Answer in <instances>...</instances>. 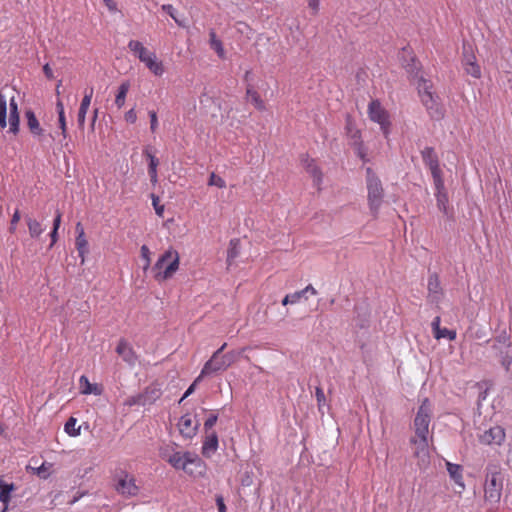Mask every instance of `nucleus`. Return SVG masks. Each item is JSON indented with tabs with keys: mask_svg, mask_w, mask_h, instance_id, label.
I'll list each match as a JSON object with an SVG mask.
<instances>
[{
	"mask_svg": "<svg viewBox=\"0 0 512 512\" xmlns=\"http://www.w3.org/2000/svg\"><path fill=\"white\" fill-rule=\"evenodd\" d=\"M61 223V213L58 211L53 223V229L58 230Z\"/></svg>",
	"mask_w": 512,
	"mask_h": 512,
	"instance_id": "53",
	"label": "nucleus"
},
{
	"mask_svg": "<svg viewBox=\"0 0 512 512\" xmlns=\"http://www.w3.org/2000/svg\"><path fill=\"white\" fill-rule=\"evenodd\" d=\"M152 204H153L156 214L159 217H162L164 214V205L159 204V197L152 195Z\"/></svg>",
	"mask_w": 512,
	"mask_h": 512,
	"instance_id": "40",
	"label": "nucleus"
},
{
	"mask_svg": "<svg viewBox=\"0 0 512 512\" xmlns=\"http://www.w3.org/2000/svg\"><path fill=\"white\" fill-rule=\"evenodd\" d=\"M239 354H240V352L236 353V352L232 351V352H229V353L223 355L225 361L228 363V366H231L236 361V358Z\"/></svg>",
	"mask_w": 512,
	"mask_h": 512,
	"instance_id": "44",
	"label": "nucleus"
},
{
	"mask_svg": "<svg viewBox=\"0 0 512 512\" xmlns=\"http://www.w3.org/2000/svg\"><path fill=\"white\" fill-rule=\"evenodd\" d=\"M124 118L127 122L129 123H135L136 120H137V114H136V111L132 108L130 110H128L125 115H124Z\"/></svg>",
	"mask_w": 512,
	"mask_h": 512,
	"instance_id": "43",
	"label": "nucleus"
},
{
	"mask_svg": "<svg viewBox=\"0 0 512 512\" xmlns=\"http://www.w3.org/2000/svg\"><path fill=\"white\" fill-rule=\"evenodd\" d=\"M308 294L312 296L317 295V290L312 285H308L300 291L291 293L293 304L299 303L302 299H307Z\"/></svg>",
	"mask_w": 512,
	"mask_h": 512,
	"instance_id": "29",
	"label": "nucleus"
},
{
	"mask_svg": "<svg viewBox=\"0 0 512 512\" xmlns=\"http://www.w3.org/2000/svg\"><path fill=\"white\" fill-rule=\"evenodd\" d=\"M149 114V117H150V129L152 132H155L158 128V118H157V114L154 110H150L148 112Z\"/></svg>",
	"mask_w": 512,
	"mask_h": 512,
	"instance_id": "41",
	"label": "nucleus"
},
{
	"mask_svg": "<svg viewBox=\"0 0 512 512\" xmlns=\"http://www.w3.org/2000/svg\"><path fill=\"white\" fill-rule=\"evenodd\" d=\"M56 109H57L58 115L65 114L64 105H63L62 101L59 99L56 102Z\"/></svg>",
	"mask_w": 512,
	"mask_h": 512,
	"instance_id": "54",
	"label": "nucleus"
},
{
	"mask_svg": "<svg viewBox=\"0 0 512 512\" xmlns=\"http://www.w3.org/2000/svg\"><path fill=\"white\" fill-rule=\"evenodd\" d=\"M81 427L77 426V419L70 417L64 425V431L71 437H77L81 433Z\"/></svg>",
	"mask_w": 512,
	"mask_h": 512,
	"instance_id": "34",
	"label": "nucleus"
},
{
	"mask_svg": "<svg viewBox=\"0 0 512 512\" xmlns=\"http://www.w3.org/2000/svg\"><path fill=\"white\" fill-rule=\"evenodd\" d=\"M79 389L80 393L83 395H101L103 392V388L101 385L96 383H90L86 376H81L79 378Z\"/></svg>",
	"mask_w": 512,
	"mask_h": 512,
	"instance_id": "17",
	"label": "nucleus"
},
{
	"mask_svg": "<svg viewBox=\"0 0 512 512\" xmlns=\"http://www.w3.org/2000/svg\"><path fill=\"white\" fill-rule=\"evenodd\" d=\"M161 9L166 12L180 27H186V19L178 13V11L171 4H164Z\"/></svg>",
	"mask_w": 512,
	"mask_h": 512,
	"instance_id": "25",
	"label": "nucleus"
},
{
	"mask_svg": "<svg viewBox=\"0 0 512 512\" xmlns=\"http://www.w3.org/2000/svg\"><path fill=\"white\" fill-rule=\"evenodd\" d=\"M209 45L210 48L214 50L220 58H225V50L222 41L217 37L214 30L209 32Z\"/></svg>",
	"mask_w": 512,
	"mask_h": 512,
	"instance_id": "24",
	"label": "nucleus"
},
{
	"mask_svg": "<svg viewBox=\"0 0 512 512\" xmlns=\"http://www.w3.org/2000/svg\"><path fill=\"white\" fill-rule=\"evenodd\" d=\"M240 253V242L238 239H232L229 243L227 252V262L229 265L238 257Z\"/></svg>",
	"mask_w": 512,
	"mask_h": 512,
	"instance_id": "32",
	"label": "nucleus"
},
{
	"mask_svg": "<svg viewBox=\"0 0 512 512\" xmlns=\"http://www.w3.org/2000/svg\"><path fill=\"white\" fill-rule=\"evenodd\" d=\"M447 471L451 479L457 484L461 489H464L465 485L462 477V467L457 464H453L450 462H446Z\"/></svg>",
	"mask_w": 512,
	"mask_h": 512,
	"instance_id": "21",
	"label": "nucleus"
},
{
	"mask_svg": "<svg viewBox=\"0 0 512 512\" xmlns=\"http://www.w3.org/2000/svg\"><path fill=\"white\" fill-rule=\"evenodd\" d=\"M225 347H226V343H224L216 352H214V354L220 355L221 352L225 349Z\"/></svg>",
	"mask_w": 512,
	"mask_h": 512,
	"instance_id": "59",
	"label": "nucleus"
},
{
	"mask_svg": "<svg viewBox=\"0 0 512 512\" xmlns=\"http://www.w3.org/2000/svg\"><path fill=\"white\" fill-rule=\"evenodd\" d=\"M347 134L354 140H358L360 137L359 130L354 127L353 123L348 119L346 125Z\"/></svg>",
	"mask_w": 512,
	"mask_h": 512,
	"instance_id": "39",
	"label": "nucleus"
},
{
	"mask_svg": "<svg viewBox=\"0 0 512 512\" xmlns=\"http://www.w3.org/2000/svg\"><path fill=\"white\" fill-rule=\"evenodd\" d=\"M76 232H77V237H81V238L86 237L84 228L81 226L80 223H77V225H76Z\"/></svg>",
	"mask_w": 512,
	"mask_h": 512,
	"instance_id": "55",
	"label": "nucleus"
},
{
	"mask_svg": "<svg viewBox=\"0 0 512 512\" xmlns=\"http://www.w3.org/2000/svg\"><path fill=\"white\" fill-rule=\"evenodd\" d=\"M4 432V428L2 426V424L0 423V434H2Z\"/></svg>",
	"mask_w": 512,
	"mask_h": 512,
	"instance_id": "61",
	"label": "nucleus"
},
{
	"mask_svg": "<svg viewBox=\"0 0 512 512\" xmlns=\"http://www.w3.org/2000/svg\"><path fill=\"white\" fill-rule=\"evenodd\" d=\"M282 304H283L284 306H286V305H288V304H293V300H292V296H291V294H288V295H286V296L283 298V300H282Z\"/></svg>",
	"mask_w": 512,
	"mask_h": 512,
	"instance_id": "57",
	"label": "nucleus"
},
{
	"mask_svg": "<svg viewBox=\"0 0 512 512\" xmlns=\"http://www.w3.org/2000/svg\"><path fill=\"white\" fill-rule=\"evenodd\" d=\"M247 98L258 110H265V103L261 99L260 95L252 88H247Z\"/></svg>",
	"mask_w": 512,
	"mask_h": 512,
	"instance_id": "31",
	"label": "nucleus"
},
{
	"mask_svg": "<svg viewBox=\"0 0 512 512\" xmlns=\"http://www.w3.org/2000/svg\"><path fill=\"white\" fill-rule=\"evenodd\" d=\"M150 162H149V175L152 183L157 182V166H158V159L151 155L150 153L147 154Z\"/></svg>",
	"mask_w": 512,
	"mask_h": 512,
	"instance_id": "35",
	"label": "nucleus"
},
{
	"mask_svg": "<svg viewBox=\"0 0 512 512\" xmlns=\"http://www.w3.org/2000/svg\"><path fill=\"white\" fill-rule=\"evenodd\" d=\"M478 439L484 445H501L505 440V431L500 426H494L479 434Z\"/></svg>",
	"mask_w": 512,
	"mask_h": 512,
	"instance_id": "11",
	"label": "nucleus"
},
{
	"mask_svg": "<svg viewBox=\"0 0 512 512\" xmlns=\"http://www.w3.org/2000/svg\"><path fill=\"white\" fill-rule=\"evenodd\" d=\"M218 449V437L215 432L208 433L202 446V455L206 458L212 457Z\"/></svg>",
	"mask_w": 512,
	"mask_h": 512,
	"instance_id": "16",
	"label": "nucleus"
},
{
	"mask_svg": "<svg viewBox=\"0 0 512 512\" xmlns=\"http://www.w3.org/2000/svg\"><path fill=\"white\" fill-rule=\"evenodd\" d=\"M216 421H217V416H216V415H210V416L206 419V421H205V423H204V427H205V429H206V430L211 429V428L215 425Z\"/></svg>",
	"mask_w": 512,
	"mask_h": 512,
	"instance_id": "47",
	"label": "nucleus"
},
{
	"mask_svg": "<svg viewBox=\"0 0 512 512\" xmlns=\"http://www.w3.org/2000/svg\"><path fill=\"white\" fill-rule=\"evenodd\" d=\"M368 200L371 210L376 213L382 200L383 189L378 177L367 169Z\"/></svg>",
	"mask_w": 512,
	"mask_h": 512,
	"instance_id": "9",
	"label": "nucleus"
},
{
	"mask_svg": "<svg viewBox=\"0 0 512 512\" xmlns=\"http://www.w3.org/2000/svg\"><path fill=\"white\" fill-rule=\"evenodd\" d=\"M75 245H76V249L78 251V255L81 259V264H84L86 261V256L89 253L88 240L86 239V237H84V238L76 237Z\"/></svg>",
	"mask_w": 512,
	"mask_h": 512,
	"instance_id": "28",
	"label": "nucleus"
},
{
	"mask_svg": "<svg viewBox=\"0 0 512 512\" xmlns=\"http://www.w3.org/2000/svg\"><path fill=\"white\" fill-rule=\"evenodd\" d=\"M129 89H130V83L128 81H125L120 84V86L118 88V93L115 97V105L117 106L118 109H121L124 106L126 96H127Z\"/></svg>",
	"mask_w": 512,
	"mask_h": 512,
	"instance_id": "27",
	"label": "nucleus"
},
{
	"mask_svg": "<svg viewBox=\"0 0 512 512\" xmlns=\"http://www.w3.org/2000/svg\"><path fill=\"white\" fill-rule=\"evenodd\" d=\"M432 329H433V334H435L436 332H438V330L441 329L440 327V318L439 317H436L433 322H432Z\"/></svg>",
	"mask_w": 512,
	"mask_h": 512,
	"instance_id": "52",
	"label": "nucleus"
},
{
	"mask_svg": "<svg viewBox=\"0 0 512 512\" xmlns=\"http://www.w3.org/2000/svg\"><path fill=\"white\" fill-rule=\"evenodd\" d=\"M315 394H316L318 404H319V406H321L325 402L324 391L321 388H317Z\"/></svg>",
	"mask_w": 512,
	"mask_h": 512,
	"instance_id": "51",
	"label": "nucleus"
},
{
	"mask_svg": "<svg viewBox=\"0 0 512 512\" xmlns=\"http://www.w3.org/2000/svg\"><path fill=\"white\" fill-rule=\"evenodd\" d=\"M463 65L467 74L474 78H480L481 69L475 61V56L466 47H464Z\"/></svg>",
	"mask_w": 512,
	"mask_h": 512,
	"instance_id": "15",
	"label": "nucleus"
},
{
	"mask_svg": "<svg viewBox=\"0 0 512 512\" xmlns=\"http://www.w3.org/2000/svg\"><path fill=\"white\" fill-rule=\"evenodd\" d=\"M117 491L123 495L134 496L138 493L135 478L128 473H121L117 482Z\"/></svg>",
	"mask_w": 512,
	"mask_h": 512,
	"instance_id": "13",
	"label": "nucleus"
},
{
	"mask_svg": "<svg viewBox=\"0 0 512 512\" xmlns=\"http://www.w3.org/2000/svg\"><path fill=\"white\" fill-rule=\"evenodd\" d=\"M201 378H202V377H200V375H199V376L195 379V381L190 385V387H189V388L186 390V392L184 393V395H183V397H182L181 401H182L184 398L188 397L190 394H192V393H193V391H194V389H195V387H196L197 383L201 380Z\"/></svg>",
	"mask_w": 512,
	"mask_h": 512,
	"instance_id": "46",
	"label": "nucleus"
},
{
	"mask_svg": "<svg viewBox=\"0 0 512 512\" xmlns=\"http://www.w3.org/2000/svg\"><path fill=\"white\" fill-rule=\"evenodd\" d=\"M128 48L154 76L161 77L165 73L163 61L158 58L154 51L145 47L143 43L138 40H130Z\"/></svg>",
	"mask_w": 512,
	"mask_h": 512,
	"instance_id": "5",
	"label": "nucleus"
},
{
	"mask_svg": "<svg viewBox=\"0 0 512 512\" xmlns=\"http://www.w3.org/2000/svg\"><path fill=\"white\" fill-rule=\"evenodd\" d=\"M43 70H44L45 75H46L48 78H53V70H52V68L49 66V64H46V65L43 67Z\"/></svg>",
	"mask_w": 512,
	"mask_h": 512,
	"instance_id": "56",
	"label": "nucleus"
},
{
	"mask_svg": "<svg viewBox=\"0 0 512 512\" xmlns=\"http://www.w3.org/2000/svg\"><path fill=\"white\" fill-rule=\"evenodd\" d=\"M307 4L314 14L318 12L320 0H307Z\"/></svg>",
	"mask_w": 512,
	"mask_h": 512,
	"instance_id": "48",
	"label": "nucleus"
},
{
	"mask_svg": "<svg viewBox=\"0 0 512 512\" xmlns=\"http://www.w3.org/2000/svg\"><path fill=\"white\" fill-rule=\"evenodd\" d=\"M27 469L31 470L34 474H36L40 478L47 479L51 474L52 464L44 462L39 467L35 468V467L28 466Z\"/></svg>",
	"mask_w": 512,
	"mask_h": 512,
	"instance_id": "33",
	"label": "nucleus"
},
{
	"mask_svg": "<svg viewBox=\"0 0 512 512\" xmlns=\"http://www.w3.org/2000/svg\"><path fill=\"white\" fill-rule=\"evenodd\" d=\"M503 474L501 468L495 464H489L486 468L484 484V498L491 506L499 503L503 489Z\"/></svg>",
	"mask_w": 512,
	"mask_h": 512,
	"instance_id": "6",
	"label": "nucleus"
},
{
	"mask_svg": "<svg viewBox=\"0 0 512 512\" xmlns=\"http://www.w3.org/2000/svg\"><path fill=\"white\" fill-rule=\"evenodd\" d=\"M180 255L176 249L169 247L157 260L153 270L157 281H166L178 271Z\"/></svg>",
	"mask_w": 512,
	"mask_h": 512,
	"instance_id": "7",
	"label": "nucleus"
},
{
	"mask_svg": "<svg viewBox=\"0 0 512 512\" xmlns=\"http://www.w3.org/2000/svg\"><path fill=\"white\" fill-rule=\"evenodd\" d=\"M26 120H27V126L30 130V132L35 136L40 138L43 136V129L40 126L39 121L37 120L35 114L33 111L28 110L25 113Z\"/></svg>",
	"mask_w": 512,
	"mask_h": 512,
	"instance_id": "19",
	"label": "nucleus"
},
{
	"mask_svg": "<svg viewBox=\"0 0 512 512\" xmlns=\"http://www.w3.org/2000/svg\"><path fill=\"white\" fill-rule=\"evenodd\" d=\"M428 292L432 301H438L441 295L440 282L438 277L432 275L428 279Z\"/></svg>",
	"mask_w": 512,
	"mask_h": 512,
	"instance_id": "23",
	"label": "nucleus"
},
{
	"mask_svg": "<svg viewBox=\"0 0 512 512\" xmlns=\"http://www.w3.org/2000/svg\"><path fill=\"white\" fill-rule=\"evenodd\" d=\"M432 414V406L428 399H424L419 406L413 422L414 435L410 442L413 453L421 465L429 463L430 453L429 444L432 439L430 433V421Z\"/></svg>",
	"mask_w": 512,
	"mask_h": 512,
	"instance_id": "1",
	"label": "nucleus"
},
{
	"mask_svg": "<svg viewBox=\"0 0 512 512\" xmlns=\"http://www.w3.org/2000/svg\"><path fill=\"white\" fill-rule=\"evenodd\" d=\"M368 114L369 118L373 122L379 124L381 131L383 132L385 138H387L390 134L391 126L388 112L381 106L378 101L375 100L369 104Z\"/></svg>",
	"mask_w": 512,
	"mask_h": 512,
	"instance_id": "10",
	"label": "nucleus"
},
{
	"mask_svg": "<svg viewBox=\"0 0 512 512\" xmlns=\"http://www.w3.org/2000/svg\"><path fill=\"white\" fill-rule=\"evenodd\" d=\"M216 503H217V507H218V511L219 512H226V506H225V503H224V499L221 495H217L216 496Z\"/></svg>",
	"mask_w": 512,
	"mask_h": 512,
	"instance_id": "49",
	"label": "nucleus"
},
{
	"mask_svg": "<svg viewBox=\"0 0 512 512\" xmlns=\"http://www.w3.org/2000/svg\"><path fill=\"white\" fill-rule=\"evenodd\" d=\"M57 235H58V230H55L53 229L50 236H51V246L57 241Z\"/></svg>",
	"mask_w": 512,
	"mask_h": 512,
	"instance_id": "58",
	"label": "nucleus"
},
{
	"mask_svg": "<svg viewBox=\"0 0 512 512\" xmlns=\"http://www.w3.org/2000/svg\"><path fill=\"white\" fill-rule=\"evenodd\" d=\"M418 91L423 105L433 119H441L444 116V108L438 97L432 91V84L421 79L418 84Z\"/></svg>",
	"mask_w": 512,
	"mask_h": 512,
	"instance_id": "8",
	"label": "nucleus"
},
{
	"mask_svg": "<svg viewBox=\"0 0 512 512\" xmlns=\"http://www.w3.org/2000/svg\"><path fill=\"white\" fill-rule=\"evenodd\" d=\"M303 165L306 171L313 177L315 184L319 185L321 183L322 176L314 160L306 158L303 160Z\"/></svg>",
	"mask_w": 512,
	"mask_h": 512,
	"instance_id": "26",
	"label": "nucleus"
},
{
	"mask_svg": "<svg viewBox=\"0 0 512 512\" xmlns=\"http://www.w3.org/2000/svg\"><path fill=\"white\" fill-rule=\"evenodd\" d=\"M0 127H8V132L14 135L19 132V113L13 89L0 92Z\"/></svg>",
	"mask_w": 512,
	"mask_h": 512,
	"instance_id": "3",
	"label": "nucleus"
},
{
	"mask_svg": "<svg viewBox=\"0 0 512 512\" xmlns=\"http://www.w3.org/2000/svg\"><path fill=\"white\" fill-rule=\"evenodd\" d=\"M208 185L209 186H216L218 188H225L226 187V182L220 176L216 175L215 173H211L209 181H208Z\"/></svg>",
	"mask_w": 512,
	"mask_h": 512,
	"instance_id": "37",
	"label": "nucleus"
},
{
	"mask_svg": "<svg viewBox=\"0 0 512 512\" xmlns=\"http://www.w3.org/2000/svg\"><path fill=\"white\" fill-rule=\"evenodd\" d=\"M199 427V421L191 414L183 415L178 421V429L180 434L188 439L193 438Z\"/></svg>",
	"mask_w": 512,
	"mask_h": 512,
	"instance_id": "12",
	"label": "nucleus"
},
{
	"mask_svg": "<svg viewBox=\"0 0 512 512\" xmlns=\"http://www.w3.org/2000/svg\"><path fill=\"white\" fill-rule=\"evenodd\" d=\"M160 455L173 468L183 470L190 476L198 477L205 473V463L195 453L181 452L172 446H166L160 450Z\"/></svg>",
	"mask_w": 512,
	"mask_h": 512,
	"instance_id": "2",
	"label": "nucleus"
},
{
	"mask_svg": "<svg viewBox=\"0 0 512 512\" xmlns=\"http://www.w3.org/2000/svg\"><path fill=\"white\" fill-rule=\"evenodd\" d=\"M20 220V213L18 210H16L12 216L11 219V225H10V231L14 232L16 230V225Z\"/></svg>",
	"mask_w": 512,
	"mask_h": 512,
	"instance_id": "45",
	"label": "nucleus"
},
{
	"mask_svg": "<svg viewBox=\"0 0 512 512\" xmlns=\"http://www.w3.org/2000/svg\"><path fill=\"white\" fill-rule=\"evenodd\" d=\"M59 127L61 129V134L65 138L67 136V126H66V118L65 114L58 115Z\"/></svg>",
	"mask_w": 512,
	"mask_h": 512,
	"instance_id": "42",
	"label": "nucleus"
},
{
	"mask_svg": "<svg viewBox=\"0 0 512 512\" xmlns=\"http://www.w3.org/2000/svg\"><path fill=\"white\" fill-rule=\"evenodd\" d=\"M228 363L225 361L223 355L213 354L212 357L205 363L200 377L215 373L218 371H224L228 368Z\"/></svg>",
	"mask_w": 512,
	"mask_h": 512,
	"instance_id": "14",
	"label": "nucleus"
},
{
	"mask_svg": "<svg viewBox=\"0 0 512 512\" xmlns=\"http://www.w3.org/2000/svg\"><path fill=\"white\" fill-rule=\"evenodd\" d=\"M423 159L427 166L429 167L431 174L433 176L434 185L436 188V199L438 208L446 215L449 214V201L448 195L445 190L444 181L441 175V170L439 168L438 162L433 155V150L430 148H426L423 152Z\"/></svg>",
	"mask_w": 512,
	"mask_h": 512,
	"instance_id": "4",
	"label": "nucleus"
},
{
	"mask_svg": "<svg viewBox=\"0 0 512 512\" xmlns=\"http://www.w3.org/2000/svg\"><path fill=\"white\" fill-rule=\"evenodd\" d=\"M103 2L110 12L114 13L117 11V4L114 0H103Z\"/></svg>",
	"mask_w": 512,
	"mask_h": 512,
	"instance_id": "50",
	"label": "nucleus"
},
{
	"mask_svg": "<svg viewBox=\"0 0 512 512\" xmlns=\"http://www.w3.org/2000/svg\"><path fill=\"white\" fill-rule=\"evenodd\" d=\"M26 222H27L29 234L31 237L37 238L43 233L44 228L42 227L41 223L39 221H37L36 219L27 217Z\"/></svg>",
	"mask_w": 512,
	"mask_h": 512,
	"instance_id": "30",
	"label": "nucleus"
},
{
	"mask_svg": "<svg viewBox=\"0 0 512 512\" xmlns=\"http://www.w3.org/2000/svg\"><path fill=\"white\" fill-rule=\"evenodd\" d=\"M92 95L93 89H90V91L84 95L82 102L80 104V108L78 111V124L80 127L84 126L86 114L91 104Z\"/></svg>",
	"mask_w": 512,
	"mask_h": 512,
	"instance_id": "20",
	"label": "nucleus"
},
{
	"mask_svg": "<svg viewBox=\"0 0 512 512\" xmlns=\"http://www.w3.org/2000/svg\"><path fill=\"white\" fill-rule=\"evenodd\" d=\"M59 83H61V81H60ZM59 87H60V84H58V85H57V88H56V93H57L58 95L60 94V88H59Z\"/></svg>",
	"mask_w": 512,
	"mask_h": 512,
	"instance_id": "60",
	"label": "nucleus"
},
{
	"mask_svg": "<svg viewBox=\"0 0 512 512\" xmlns=\"http://www.w3.org/2000/svg\"><path fill=\"white\" fill-rule=\"evenodd\" d=\"M15 489L16 487L14 484H8L0 480V502L4 505L1 512H7L11 500V493L15 491Z\"/></svg>",
	"mask_w": 512,
	"mask_h": 512,
	"instance_id": "18",
	"label": "nucleus"
},
{
	"mask_svg": "<svg viewBox=\"0 0 512 512\" xmlns=\"http://www.w3.org/2000/svg\"><path fill=\"white\" fill-rule=\"evenodd\" d=\"M140 252H141L142 259L145 261L143 269L146 270V269H148L150 267V264H151V257H150L151 252H150L149 248L146 245H143L141 247Z\"/></svg>",
	"mask_w": 512,
	"mask_h": 512,
	"instance_id": "38",
	"label": "nucleus"
},
{
	"mask_svg": "<svg viewBox=\"0 0 512 512\" xmlns=\"http://www.w3.org/2000/svg\"><path fill=\"white\" fill-rule=\"evenodd\" d=\"M434 337L436 339L446 338L449 340H454L456 337V332L454 330H449L447 328H441L440 330H438V332L434 334Z\"/></svg>",
	"mask_w": 512,
	"mask_h": 512,
	"instance_id": "36",
	"label": "nucleus"
},
{
	"mask_svg": "<svg viewBox=\"0 0 512 512\" xmlns=\"http://www.w3.org/2000/svg\"><path fill=\"white\" fill-rule=\"evenodd\" d=\"M116 352L128 363H133L135 360L134 352L125 340L119 341Z\"/></svg>",
	"mask_w": 512,
	"mask_h": 512,
	"instance_id": "22",
	"label": "nucleus"
}]
</instances>
